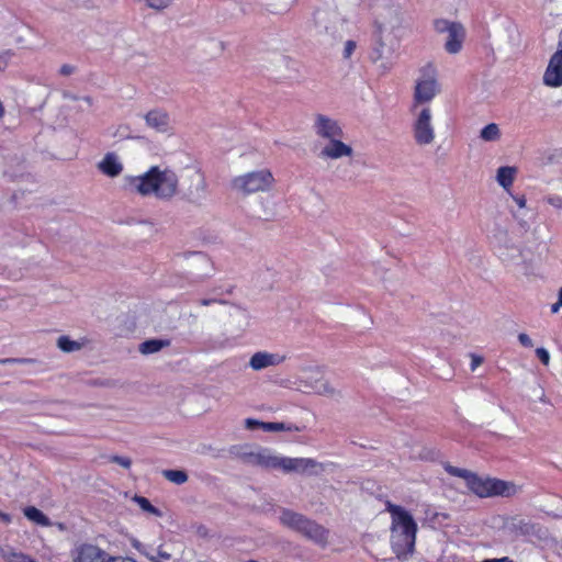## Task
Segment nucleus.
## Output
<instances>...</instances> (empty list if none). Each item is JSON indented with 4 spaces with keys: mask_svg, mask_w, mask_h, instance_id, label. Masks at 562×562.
Wrapping results in <instances>:
<instances>
[{
    "mask_svg": "<svg viewBox=\"0 0 562 562\" xmlns=\"http://www.w3.org/2000/svg\"><path fill=\"white\" fill-rule=\"evenodd\" d=\"M263 162L265 156L258 149L247 148L239 153L234 160L238 173L229 182L232 191L243 198L273 191L277 179L269 167H260Z\"/></svg>",
    "mask_w": 562,
    "mask_h": 562,
    "instance_id": "1",
    "label": "nucleus"
},
{
    "mask_svg": "<svg viewBox=\"0 0 562 562\" xmlns=\"http://www.w3.org/2000/svg\"><path fill=\"white\" fill-rule=\"evenodd\" d=\"M313 131L318 139V158L322 162L333 166L349 165L355 160L352 142L337 120L318 113L313 120Z\"/></svg>",
    "mask_w": 562,
    "mask_h": 562,
    "instance_id": "2",
    "label": "nucleus"
},
{
    "mask_svg": "<svg viewBox=\"0 0 562 562\" xmlns=\"http://www.w3.org/2000/svg\"><path fill=\"white\" fill-rule=\"evenodd\" d=\"M124 181L131 192L142 196L153 195L160 200H171L180 193L179 173L169 167L153 166L145 173L127 177Z\"/></svg>",
    "mask_w": 562,
    "mask_h": 562,
    "instance_id": "3",
    "label": "nucleus"
},
{
    "mask_svg": "<svg viewBox=\"0 0 562 562\" xmlns=\"http://www.w3.org/2000/svg\"><path fill=\"white\" fill-rule=\"evenodd\" d=\"M390 514L389 541L400 560H407L415 550L417 522L413 515L400 505L386 503Z\"/></svg>",
    "mask_w": 562,
    "mask_h": 562,
    "instance_id": "4",
    "label": "nucleus"
},
{
    "mask_svg": "<svg viewBox=\"0 0 562 562\" xmlns=\"http://www.w3.org/2000/svg\"><path fill=\"white\" fill-rule=\"evenodd\" d=\"M492 257L499 269H509L524 261V248L517 234L503 226H496L491 235Z\"/></svg>",
    "mask_w": 562,
    "mask_h": 562,
    "instance_id": "5",
    "label": "nucleus"
},
{
    "mask_svg": "<svg viewBox=\"0 0 562 562\" xmlns=\"http://www.w3.org/2000/svg\"><path fill=\"white\" fill-rule=\"evenodd\" d=\"M295 387L305 394H316L327 398L342 397V391L327 379L318 367L304 368L296 378Z\"/></svg>",
    "mask_w": 562,
    "mask_h": 562,
    "instance_id": "6",
    "label": "nucleus"
},
{
    "mask_svg": "<svg viewBox=\"0 0 562 562\" xmlns=\"http://www.w3.org/2000/svg\"><path fill=\"white\" fill-rule=\"evenodd\" d=\"M374 16L379 35L401 38L405 20L397 4L390 0H380L374 8Z\"/></svg>",
    "mask_w": 562,
    "mask_h": 562,
    "instance_id": "7",
    "label": "nucleus"
},
{
    "mask_svg": "<svg viewBox=\"0 0 562 562\" xmlns=\"http://www.w3.org/2000/svg\"><path fill=\"white\" fill-rule=\"evenodd\" d=\"M467 486L480 497L505 496L510 497L518 494L520 486L513 482L497 479H483L474 474L465 475Z\"/></svg>",
    "mask_w": 562,
    "mask_h": 562,
    "instance_id": "8",
    "label": "nucleus"
},
{
    "mask_svg": "<svg viewBox=\"0 0 562 562\" xmlns=\"http://www.w3.org/2000/svg\"><path fill=\"white\" fill-rule=\"evenodd\" d=\"M412 133L416 145L430 146L436 139V130L432 122L434 110L431 106L412 108Z\"/></svg>",
    "mask_w": 562,
    "mask_h": 562,
    "instance_id": "9",
    "label": "nucleus"
},
{
    "mask_svg": "<svg viewBox=\"0 0 562 562\" xmlns=\"http://www.w3.org/2000/svg\"><path fill=\"white\" fill-rule=\"evenodd\" d=\"M180 193L191 202H198L205 196L206 183L201 170L192 165L179 170Z\"/></svg>",
    "mask_w": 562,
    "mask_h": 562,
    "instance_id": "10",
    "label": "nucleus"
},
{
    "mask_svg": "<svg viewBox=\"0 0 562 562\" xmlns=\"http://www.w3.org/2000/svg\"><path fill=\"white\" fill-rule=\"evenodd\" d=\"M439 92L436 68L427 65L422 69L420 77L416 81L414 102L412 108L430 106L428 103Z\"/></svg>",
    "mask_w": 562,
    "mask_h": 562,
    "instance_id": "11",
    "label": "nucleus"
},
{
    "mask_svg": "<svg viewBox=\"0 0 562 562\" xmlns=\"http://www.w3.org/2000/svg\"><path fill=\"white\" fill-rule=\"evenodd\" d=\"M313 22L319 31L335 35L348 23V15L337 7L328 5L313 13Z\"/></svg>",
    "mask_w": 562,
    "mask_h": 562,
    "instance_id": "12",
    "label": "nucleus"
},
{
    "mask_svg": "<svg viewBox=\"0 0 562 562\" xmlns=\"http://www.w3.org/2000/svg\"><path fill=\"white\" fill-rule=\"evenodd\" d=\"M400 38H395L394 36H386L378 34V46L375 47L372 61L373 64L382 69L389 70L397 56Z\"/></svg>",
    "mask_w": 562,
    "mask_h": 562,
    "instance_id": "13",
    "label": "nucleus"
},
{
    "mask_svg": "<svg viewBox=\"0 0 562 562\" xmlns=\"http://www.w3.org/2000/svg\"><path fill=\"white\" fill-rule=\"evenodd\" d=\"M436 31L446 35L445 48L450 54H457L462 48L465 31L462 24L448 20H437L435 22Z\"/></svg>",
    "mask_w": 562,
    "mask_h": 562,
    "instance_id": "14",
    "label": "nucleus"
},
{
    "mask_svg": "<svg viewBox=\"0 0 562 562\" xmlns=\"http://www.w3.org/2000/svg\"><path fill=\"white\" fill-rule=\"evenodd\" d=\"M487 425L501 434H514L517 431L515 416L502 405H493L485 414Z\"/></svg>",
    "mask_w": 562,
    "mask_h": 562,
    "instance_id": "15",
    "label": "nucleus"
},
{
    "mask_svg": "<svg viewBox=\"0 0 562 562\" xmlns=\"http://www.w3.org/2000/svg\"><path fill=\"white\" fill-rule=\"evenodd\" d=\"M144 121L149 128L157 133L165 134L166 140L169 145L177 146L179 144L178 136L173 132L169 114L166 111L153 109L144 115Z\"/></svg>",
    "mask_w": 562,
    "mask_h": 562,
    "instance_id": "16",
    "label": "nucleus"
},
{
    "mask_svg": "<svg viewBox=\"0 0 562 562\" xmlns=\"http://www.w3.org/2000/svg\"><path fill=\"white\" fill-rule=\"evenodd\" d=\"M325 467L323 463L311 458H288L285 457V464H283L284 473H297L305 475H319L324 472Z\"/></svg>",
    "mask_w": 562,
    "mask_h": 562,
    "instance_id": "17",
    "label": "nucleus"
},
{
    "mask_svg": "<svg viewBox=\"0 0 562 562\" xmlns=\"http://www.w3.org/2000/svg\"><path fill=\"white\" fill-rule=\"evenodd\" d=\"M243 459L247 464L263 469H280L283 471V464H285V457L272 454L268 450L245 453Z\"/></svg>",
    "mask_w": 562,
    "mask_h": 562,
    "instance_id": "18",
    "label": "nucleus"
},
{
    "mask_svg": "<svg viewBox=\"0 0 562 562\" xmlns=\"http://www.w3.org/2000/svg\"><path fill=\"white\" fill-rule=\"evenodd\" d=\"M542 82L549 88L562 87V50H557L550 57L542 76Z\"/></svg>",
    "mask_w": 562,
    "mask_h": 562,
    "instance_id": "19",
    "label": "nucleus"
},
{
    "mask_svg": "<svg viewBox=\"0 0 562 562\" xmlns=\"http://www.w3.org/2000/svg\"><path fill=\"white\" fill-rule=\"evenodd\" d=\"M268 68L278 76H284L297 70L295 59L284 53L273 54L268 60Z\"/></svg>",
    "mask_w": 562,
    "mask_h": 562,
    "instance_id": "20",
    "label": "nucleus"
},
{
    "mask_svg": "<svg viewBox=\"0 0 562 562\" xmlns=\"http://www.w3.org/2000/svg\"><path fill=\"white\" fill-rule=\"evenodd\" d=\"M98 170L109 178H116L123 172V162L114 151L106 153L97 164Z\"/></svg>",
    "mask_w": 562,
    "mask_h": 562,
    "instance_id": "21",
    "label": "nucleus"
},
{
    "mask_svg": "<svg viewBox=\"0 0 562 562\" xmlns=\"http://www.w3.org/2000/svg\"><path fill=\"white\" fill-rule=\"evenodd\" d=\"M299 533L323 547L328 543V531L323 526L308 518Z\"/></svg>",
    "mask_w": 562,
    "mask_h": 562,
    "instance_id": "22",
    "label": "nucleus"
},
{
    "mask_svg": "<svg viewBox=\"0 0 562 562\" xmlns=\"http://www.w3.org/2000/svg\"><path fill=\"white\" fill-rule=\"evenodd\" d=\"M105 555L104 551L93 544H81L76 549L74 562H100Z\"/></svg>",
    "mask_w": 562,
    "mask_h": 562,
    "instance_id": "23",
    "label": "nucleus"
},
{
    "mask_svg": "<svg viewBox=\"0 0 562 562\" xmlns=\"http://www.w3.org/2000/svg\"><path fill=\"white\" fill-rule=\"evenodd\" d=\"M282 361L283 357H280L276 353L259 351L251 356L249 360V367L255 371H259L269 367L278 366Z\"/></svg>",
    "mask_w": 562,
    "mask_h": 562,
    "instance_id": "24",
    "label": "nucleus"
},
{
    "mask_svg": "<svg viewBox=\"0 0 562 562\" xmlns=\"http://www.w3.org/2000/svg\"><path fill=\"white\" fill-rule=\"evenodd\" d=\"M307 518L302 514L291 509H282L280 514V522L296 532H300Z\"/></svg>",
    "mask_w": 562,
    "mask_h": 562,
    "instance_id": "25",
    "label": "nucleus"
},
{
    "mask_svg": "<svg viewBox=\"0 0 562 562\" xmlns=\"http://www.w3.org/2000/svg\"><path fill=\"white\" fill-rule=\"evenodd\" d=\"M516 175H517L516 167H513V166L499 167L496 171V181L506 192L509 193Z\"/></svg>",
    "mask_w": 562,
    "mask_h": 562,
    "instance_id": "26",
    "label": "nucleus"
},
{
    "mask_svg": "<svg viewBox=\"0 0 562 562\" xmlns=\"http://www.w3.org/2000/svg\"><path fill=\"white\" fill-rule=\"evenodd\" d=\"M181 257L188 267L195 270H199L202 266H206L210 261L206 255L199 251L184 252Z\"/></svg>",
    "mask_w": 562,
    "mask_h": 562,
    "instance_id": "27",
    "label": "nucleus"
},
{
    "mask_svg": "<svg viewBox=\"0 0 562 562\" xmlns=\"http://www.w3.org/2000/svg\"><path fill=\"white\" fill-rule=\"evenodd\" d=\"M170 345L169 340L165 339H149L142 342L138 350L143 355H151L160 351Z\"/></svg>",
    "mask_w": 562,
    "mask_h": 562,
    "instance_id": "28",
    "label": "nucleus"
},
{
    "mask_svg": "<svg viewBox=\"0 0 562 562\" xmlns=\"http://www.w3.org/2000/svg\"><path fill=\"white\" fill-rule=\"evenodd\" d=\"M502 138V131L498 124L490 123L480 131V139L486 143L498 142Z\"/></svg>",
    "mask_w": 562,
    "mask_h": 562,
    "instance_id": "29",
    "label": "nucleus"
},
{
    "mask_svg": "<svg viewBox=\"0 0 562 562\" xmlns=\"http://www.w3.org/2000/svg\"><path fill=\"white\" fill-rule=\"evenodd\" d=\"M296 0H263L266 9L271 13L288 11Z\"/></svg>",
    "mask_w": 562,
    "mask_h": 562,
    "instance_id": "30",
    "label": "nucleus"
},
{
    "mask_svg": "<svg viewBox=\"0 0 562 562\" xmlns=\"http://www.w3.org/2000/svg\"><path fill=\"white\" fill-rule=\"evenodd\" d=\"M24 515L27 519H30L31 521H33L40 526L47 527L50 525L48 517L46 515H44L43 512H41L36 507L29 506V507L24 508Z\"/></svg>",
    "mask_w": 562,
    "mask_h": 562,
    "instance_id": "31",
    "label": "nucleus"
},
{
    "mask_svg": "<svg viewBox=\"0 0 562 562\" xmlns=\"http://www.w3.org/2000/svg\"><path fill=\"white\" fill-rule=\"evenodd\" d=\"M57 347L63 352H74L80 350L83 347V342L74 340L69 336H60L57 339Z\"/></svg>",
    "mask_w": 562,
    "mask_h": 562,
    "instance_id": "32",
    "label": "nucleus"
},
{
    "mask_svg": "<svg viewBox=\"0 0 562 562\" xmlns=\"http://www.w3.org/2000/svg\"><path fill=\"white\" fill-rule=\"evenodd\" d=\"M162 475L169 482L175 484H183L188 481V474L182 470H165Z\"/></svg>",
    "mask_w": 562,
    "mask_h": 562,
    "instance_id": "33",
    "label": "nucleus"
},
{
    "mask_svg": "<svg viewBox=\"0 0 562 562\" xmlns=\"http://www.w3.org/2000/svg\"><path fill=\"white\" fill-rule=\"evenodd\" d=\"M134 502L137 503V505L144 510V512H147L154 516H157V517H160L161 516V512L156 508L155 506H153L150 504V502L143 497V496H135L134 497Z\"/></svg>",
    "mask_w": 562,
    "mask_h": 562,
    "instance_id": "34",
    "label": "nucleus"
},
{
    "mask_svg": "<svg viewBox=\"0 0 562 562\" xmlns=\"http://www.w3.org/2000/svg\"><path fill=\"white\" fill-rule=\"evenodd\" d=\"M357 47H358V42L355 38L347 40L342 44L341 56L345 59H350L353 56V54L356 53Z\"/></svg>",
    "mask_w": 562,
    "mask_h": 562,
    "instance_id": "35",
    "label": "nucleus"
},
{
    "mask_svg": "<svg viewBox=\"0 0 562 562\" xmlns=\"http://www.w3.org/2000/svg\"><path fill=\"white\" fill-rule=\"evenodd\" d=\"M262 429L265 431H282L290 430V427H286L283 423H265L262 424Z\"/></svg>",
    "mask_w": 562,
    "mask_h": 562,
    "instance_id": "36",
    "label": "nucleus"
},
{
    "mask_svg": "<svg viewBox=\"0 0 562 562\" xmlns=\"http://www.w3.org/2000/svg\"><path fill=\"white\" fill-rule=\"evenodd\" d=\"M12 54L10 52H3L0 54V71H4L11 64Z\"/></svg>",
    "mask_w": 562,
    "mask_h": 562,
    "instance_id": "37",
    "label": "nucleus"
},
{
    "mask_svg": "<svg viewBox=\"0 0 562 562\" xmlns=\"http://www.w3.org/2000/svg\"><path fill=\"white\" fill-rule=\"evenodd\" d=\"M148 7L155 10H161L169 5L171 0H146Z\"/></svg>",
    "mask_w": 562,
    "mask_h": 562,
    "instance_id": "38",
    "label": "nucleus"
},
{
    "mask_svg": "<svg viewBox=\"0 0 562 562\" xmlns=\"http://www.w3.org/2000/svg\"><path fill=\"white\" fill-rule=\"evenodd\" d=\"M111 461L113 463H116V464L123 467L124 469H130L132 465V460L126 457L113 456L111 458Z\"/></svg>",
    "mask_w": 562,
    "mask_h": 562,
    "instance_id": "39",
    "label": "nucleus"
},
{
    "mask_svg": "<svg viewBox=\"0 0 562 562\" xmlns=\"http://www.w3.org/2000/svg\"><path fill=\"white\" fill-rule=\"evenodd\" d=\"M536 353L538 356V358L540 359V361L544 364V366H548L549 362H550V353L548 352L547 349L540 347V348H537L536 349Z\"/></svg>",
    "mask_w": 562,
    "mask_h": 562,
    "instance_id": "40",
    "label": "nucleus"
},
{
    "mask_svg": "<svg viewBox=\"0 0 562 562\" xmlns=\"http://www.w3.org/2000/svg\"><path fill=\"white\" fill-rule=\"evenodd\" d=\"M262 424H265V422H260V420L252 419V418H248V419L245 420V427L248 430H254V429H257V428H261L262 429Z\"/></svg>",
    "mask_w": 562,
    "mask_h": 562,
    "instance_id": "41",
    "label": "nucleus"
},
{
    "mask_svg": "<svg viewBox=\"0 0 562 562\" xmlns=\"http://www.w3.org/2000/svg\"><path fill=\"white\" fill-rule=\"evenodd\" d=\"M518 340H519V342H520L524 347H529V348H531V347L533 346V342H532L531 338H530L527 334H525V333H520V334L518 335Z\"/></svg>",
    "mask_w": 562,
    "mask_h": 562,
    "instance_id": "42",
    "label": "nucleus"
},
{
    "mask_svg": "<svg viewBox=\"0 0 562 562\" xmlns=\"http://www.w3.org/2000/svg\"><path fill=\"white\" fill-rule=\"evenodd\" d=\"M513 199L520 209L526 207V198L524 195H513Z\"/></svg>",
    "mask_w": 562,
    "mask_h": 562,
    "instance_id": "43",
    "label": "nucleus"
},
{
    "mask_svg": "<svg viewBox=\"0 0 562 562\" xmlns=\"http://www.w3.org/2000/svg\"><path fill=\"white\" fill-rule=\"evenodd\" d=\"M562 306V288L560 289L559 291V300L557 303H554L552 306H551V311L552 313H557L559 311V308Z\"/></svg>",
    "mask_w": 562,
    "mask_h": 562,
    "instance_id": "44",
    "label": "nucleus"
},
{
    "mask_svg": "<svg viewBox=\"0 0 562 562\" xmlns=\"http://www.w3.org/2000/svg\"><path fill=\"white\" fill-rule=\"evenodd\" d=\"M450 473H452L453 475H457V476H460L462 479L465 480V475L467 474H471L470 472L465 471V470H461V469H456V468H452L450 470Z\"/></svg>",
    "mask_w": 562,
    "mask_h": 562,
    "instance_id": "45",
    "label": "nucleus"
},
{
    "mask_svg": "<svg viewBox=\"0 0 562 562\" xmlns=\"http://www.w3.org/2000/svg\"><path fill=\"white\" fill-rule=\"evenodd\" d=\"M0 520L4 524H10L12 518L9 514L0 512Z\"/></svg>",
    "mask_w": 562,
    "mask_h": 562,
    "instance_id": "46",
    "label": "nucleus"
},
{
    "mask_svg": "<svg viewBox=\"0 0 562 562\" xmlns=\"http://www.w3.org/2000/svg\"><path fill=\"white\" fill-rule=\"evenodd\" d=\"M100 562H121V557H109L108 559L103 557Z\"/></svg>",
    "mask_w": 562,
    "mask_h": 562,
    "instance_id": "47",
    "label": "nucleus"
},
{
    "mask_svg": "<svg viewBox=\"0 0 562 562\" xmlns=\"http://www.w3.org/2000/svg\"><path fill=\"white\" fill-rule=\"evenodd\" d=\"M482 363V359L480 357L473 356L472 357V368H476Z\"/></svg>",
    "mask_w": 562,
    "mask_h": 562,
    "instance_id": "48",
    "label": "nucleus"
},
{
    "mask_svg": "<svg viewBox=\"0 0 562 562\" xmlns=\"http://www.w3.org/2000/svg\"><path fill=\"white\" fill-rule=\"evenodd\" d=\"M4 113H5L4 105H3V103L0 101V120H1V119H3Z\"/></svg>",
    "mask_w": 562,
    "mask_h": 562,
    "instance_id": "49",
    "label": "nucleus"
},
{
    "mask_svg": "<svg viewBox=\"0 0 562 562\" xmlns=\"http://www.w3.org/2000/svg\"><path fill=\"white\" fill-rule=\"evenodd\" d=\"M549 202H550L552 205H554V206H559V205H560V204L558 203V200H557V199H554V198H550V199H549Z\"/></svg>",
    "mask_w": 562,
    "mask_h": 562,
    "instance_id": "50",
    "label": "nucleus"
},
{
    "mask_svg": "<svg viewBox=\"0 0 562 562\" xmlns=\"http://www.w3.org/2000/svg\"><path fill=\"white\" fill-rule=\"evenodd\" d=\"M121 562H135V560L130 559V558H122L121 557Z\"/></svg>",
    "mask_w": 562,
    "mask_h": 562,
    "instance_id": "51",
    "label": "nucleus"
},
{
    "mask_svg": "<svg viewBox=\"0 0 562 562\" xmlns=\"http://www.w3.org/2000/svg\"><path fill=\"white\" fill-rule=\"evenodd\" d=\"M159 555L161 558H164V559H169L170 558V555L168 553H166V552H160Z\"/></svg>",
    "mask_w": 562,
    "mask_h": 562,
    "instance_id": "52",
    "label": "nucleus"
},
{
    "mask_svg": "<svg viewBox=\"0 0 562 562\" xmlns=\"http://www.w3.org/2000/svg\"><path fill=\"white\" fill-rule=\"evenodd\" d=\"M149 559H150L153 562H158V561L156 560V558H154V557H150Z\"/></svg>",
    "mask_w": 562,
    "mask_h": 562,
    "instance_id": "53",
    "label": "nucleus"
},
{
    "mask_svg": "<svg viewBox=\"0 0 562 562\" xmlns=\"http://www.w3.org/2000/svg\"><path fill=\"white\" fill-rule=\"evenodd\" d=\"M61 71L66 74L68 72V69L61 68Z\"/></svg>",
    "mask_w": 562,
    "mask_h": 562,
    "instance_id": "54",
    "label": "nucleus"
},
{
    "mask_svg": "<svg viewBox=\"0 0 562 562\" xmlns=\"http://www.w3.org/2000/svg\"><path fill=\"white\" fill-rule=\"evenodd\" d=\"M61 71L66 74L68 72V69L61 68Z\"/></svg>",
    "mask_w": 562,
    "mask_h": 562,
    "instance_id": "55",
    "label": "nucleus"
},
{
    "mask_svg": "<svg viewBox=\"0 0 562 562\" xmlns=\"http://www.w3.org/2000/svg\"><path fill=\"white\" fill-rule=\"evenodd\" d=\"M248 562H257V561L250 560V561H248Z\"/></svg>",
    "mask_w": 562,
    "mask_h": 562,
    "instance_id": "56",
    "label": "nucleus"
}]
</instances>
